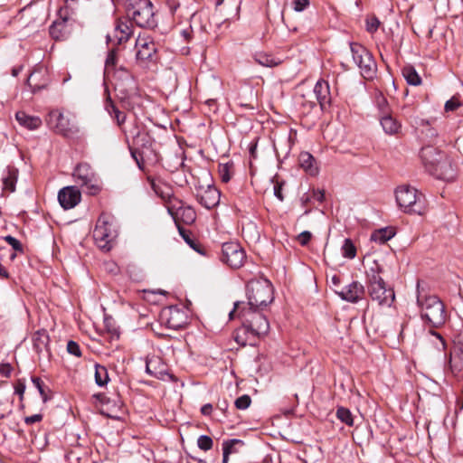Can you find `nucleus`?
Masks as SVG:
<instances>
[{
	"instance_id": "obj_1",
	"label": "nucleus",
	"mask_w": 463,
	"mask_h": 463,
	"mask_svg": "<svg viewBox=\"0 0 463 463\" xmlns=\"http://www.w3.org/2000/svg\"><path fill=\"white\" fill-rule=\"evenodd\" d=\"M259 310H250V308L243 307L239 311V315L243 317V323L235 340L241 345H246L247 343L254 345L256 340L267 335L269 330V323L267 317Z\"/></svg>"
},
{
	"instance_id": "obj_2",
	"label": "nucleus",
	"mask_w": 463,
	"mask_h": 463,
	"mask_svg": "<svg viewBox=\"0 0 463 463\" xmlns=\"http://www.w3.org/2000/svg\"><path fill=\"white\" fill-rule=\"evenodd\" d=\"M417 304L420 308L421 318L432 327L443 326L447 320V312L443 302L435 295L422 294L420 282H417Z\"/></svg>"
},
{
	"instance_id": "obj_3",
	"label": "nucleus",
	"mask_w": 463,
	"mask_h": 463,
	"mask_svg": "<svg viewBox=\"0 0 463 463\" xmlns=\"http://www.w3.org/2000/svg\"><path fill=\"white\" fill-rule=\"evenodd\" d=\"M382 269L379 265L371 268L366 273L367 291L373 301L382 307H391L395 299L394 290L387 287L381 276Z\"/></svg>"
},
{
	"instance_id": "obj_4",
	"label": "nucleus",
	"mask_w": 463,
	"mask_h": 463,
	"mask_svg": "<svg viewBox=\"0 0 463 463\" xmlns=\"http://www.w3.org/2000/svg\"><path fill=\"white\" fill-rule=\"evenodd\" d=\"M128 18L138 27L153 29L157 25L154 5L150 0H122Z\"/></svg>"
},
{
	"instance_id": "obj_5",
	"label": "nucleus",
	"mask_w": 463,
	"mask_h": 463,
	"mask_svg": "<svg viewBox=\"0 0 463 463\" xmlns=\"http://www.w3.org/2000/svg\"><path fill=\"white\" fill-rule=\"evenodd\" d=\"M399 207L406 213L421 215L426 211V200L422 193L411 185H401L395 190Z\"/></svg>"
},
{
	"instance_id": "obj_6",
	"label": "nucleus",
	"mask_w": 463,
	"mask_h": 463,
	"mask_svg": "<svg viewBox=\"0 0 463 463\" xmlns=\"http://www.w3.org/2000/svg\"><path fill=\"white\" fill-rule=\"evenodd\" d=\"M118 237V230L115 224V219L112 215L102 213L97 220L93 231V239L95 244L103 251H109Z\"/></svg>"
},
{
	"instance_id": "obj_7",
	"label": "nucleus",
	"mask_w": 463,
	"mask_h": 463,
	"mask_svg": "<svg viewBox=\"0 0 463 463\" xmlns=\"http://www.w3.org/2000/svg\"><path fill=\"white\" fill-rule=\"evenodd\" d=\"M248 308L262 309L273 299V286L268 279H253L247 284Z\"/></svg>"
},
{
	"instance_id": "obj_8",
	"label": "nucleus",
	"mask_w": 463,
	"mask_h": 463,
	"mask_svg": "<svg viewBox=\"0 0 463 463\" xmlns=\"http://www.w3.org/2000/svg\"><path fill=\"white\" fill-rule=\"evenodd\" d=\"M47 122L56 134L64 137H74L80 133L77 122L73 118L65 116L59 109H52L49 112Z\"/></svg>"
},
{
	"instance_id": "obj_9",
	"label": "nucleus",
	"mask_w": 463,
	"mask_h": 463,
	"mask_svg": "<svg viewBox=\"0 0 463 463\" xmlns=\"http://www.w3.org/2000/svg\"><path fill=\"white\" fill-rule=\"evenodd\" d=\"M114 88L121 100L128 99L136 94L137 83L131 72L122 67L114 71Z\"/></svg>"
},
{
	"instance_id": "obj_10",
	"label": "nucleus",
	"mask_w": 463,
	"mask_h": 463,
	"mask_svg": "<svg viewBox=\"0 0 463 463\" xmlns=\"http://www.w3.org/2000/svg\"><path fill=\"white\" fill-rule=\"evenodd\" d=\"M77 183L85 187L90 194L95 195L100 191L96 175L87 163L79 164L73 172Z\"/></svg>"
},
{
	"instance_id": "obj_11",
	"label": "nucleus",
	"mask_w": 463,
	"mask_h": 463,
	"mask_svg": "<svg viewBox=\"0 0 463 463\" xmlns=\"http://www.w3.org/2000/svg\"><path fill=\"white\" fill-rule=\"evenodd\" d=\"M167 212L172 216L176 226L180 222L192 224L196 219V213L192 206H184L182 201L173 200L167 205Z\"/></svg>"
},
{
	"instance_id": "obj_12",
	"label": "nucleus",
	"mask_w": 463,
	"mask_h": 463,
	"mask_svg": "<svg viewBox=\"0 0 463 463\" xmlns=\"http://www.w3.org/2000/svg\"><path fill=\"white\" fill-rule=\"evenodd\" d=\"M245 258V251L238 242L230 241L222 244L221 260L230 267L233 269L241 267Z\"/></svg>"
},
{
	"instance_id": "obj_13",
	"label": "nucleus",
	"mask_w": 463,
	"mask_h": 463,
	"mask_svg": "<svg viewBox=\"0 0 463 463\" xmlns=\"http://www.w3.org/2000/svg\"><path fill=\"white\" fill-rule=\"evenodd\" d=\"M195 197L197 202L204 208L210 210L220 203L221 193L212 184L195 186Z\"/></svg>"
},
{
	"instance_id": "obj_14",
	"label": "nucleus",
	"mask_w": 463,
	"mask_h": 463,
	"mask_svg": "<svg viewBox=\"0 0 463 463\" xmlns=\"http://www.w3.org/2000/svg\"><path fill=\"white\" fill-rule=\"evenodd\" d=\"M136 58L138 61H154L156 46L155 42L146 35H138L136 40Z\"/></svg>"
},
{
	"instance_id": "obj_15",
	"label": "nucleus",
	"mask_w": 463,
	"mask_h": 463,
	"mask_svg": "<svg viewBox=\"0 0 463 463\" xmlns=\"http://www.w3.org/2000/svg\"><path fill=\"white\" fill-rule=\"evenodd\" d=\"M133 34L131 21L126 18H119L116 21L112 34L107 35L108 42H114L116 44L127 43Z\"/></svg>"
},
{
	"instance_id": "obj_16",
	"label": "nucleus",
	"mask_w": 463,
	"mask_h": 463,
	"mask_svg": "<svg viewBox=\"0 0 463 463\" xmlns=\"http://www.w3.org/2000/svg\"><path fill=\"white\" fill-rule=\"evenodd\" d=\"M334 291L341 299L350 303L359 302L365 295L364 286L359 281H353L341 289L335 288Z\"/></svg>"
},
{
	"instance_id": "obj_17",
	"label": "nucleus",
	"mask_w": 463,
	"mask_h": 463,
	"mask_svg": "<svg viewBox=\"0 0 463 463\" xmlns=\"http://www.w3.org/2000/svg\"><path fill=\"white\" fill-rule=\"evenodd\" d=\"M444 359L448 364L451 374L458 380H463V349L461 347H454L449 352L444 354Z\"/></svg>"
},
{
	"instance_id": "obj_18",
	"label": "nucleus",
	"mask_w": 463,
	"mask_h": 463,
	"mask_svg": "<svg viewBox=\"0 0 463 463\" xmlns=\"http://www.w3.org/2000/svg\"><path fill=\"white\" fill-rule=\"evenodd\" d=\"M162 318L166 326L175 330L183 328L186 325V315L176 307H168L162 311Z\"/></svg>"
},
{
	"instance_id": "obj_19",
	"label": "nucleus",
	"mask_w": 463,
	"mask_h": 463,
	"mask_svg": "<svg viewBox=\"0 0 463 463\" xmlns=\"http://www.w3.org/2000/svg\"><path fill=\"white\" fill-rule=\"evenodd\" d=\"M430 175L438 179L450 182L457 176V167L447 155H445L440 162L434 167Z\"/></svg>"
},
{
	"instance_id": "obj_20",
	"label": "nucleus",
	"mask_w": 463,
	"mask_h": 463,
	"mask_svg": "<svg viewBox=\"0 0 463 463\" xmlns=\"http://www.w3.org/2000/svg\"><path fill=\"white\" fill-rule=\"evenodd\" d=\"M80 192L75 186L63 187L58 193V201L65 210L74 208L80 202Z\"/></svg>"
},
{
	"instance_id": "obj_21",
	"label": "nucleus",
	"mask_w": 463,
	"mask_h": 463,
	"mask_svg": "<svg viewBox=\"0 0 463 463\" xmlns=\"http://www.w3.org/2000/svg\"><path fill=\"white\" fill-rule=\"evenodd\" d=\"M445 155L446 154L432 146H423L420 153L421 161L430 174L433 171L434 167L440 162Z\"/></svg>"
},
{
	"instance_id": "obj_22",
	"label": "nucleus",
	"mask_w": 463,
	"mask_h": 463,
	"mask_svg": "<svg viewBox=\"0 0 463 463\" xmlns=\"http://www.w3.org/2000/svg\"><path fill=\"white\" fill-rule=\"evenodd\" d=\"M437 119L432 118L430 119L414 118L411 122L417 128H420V132L425 137L432 140L439 136V129L436 126Z\"/></svg>"
},
{
	"instance_id": "obj_23",
	"label": "nucleus",
	"mask_w": 463,
	"mask_h": 463,
	"mask_svg": "<svg viewBox=\"0 0 463 463\" xmlns=\"http://www.w3.org/2000/svg\"><path fill=\"white\" fill-rule=\"evenodd\" d=\"M314 93L322 110H326L331 104L329 84L324 80H319L314 87Z\"/></svg>"
},
{
	"instance_id": "obj_24",
	"label": "nucleus",
	"mask_w": 463,
	"mask_h": 463,
	"mask_svg": "<svg viewBox=\"0 0 463 463\" xmlns=\"http://www.w3.org/2000/svg\"><path fill=\"white\" fill-rule=\"evenodd\" d=\"M362 77L367 80H373L377 73V64L371 52L364 54V61L358 66Z\"/></svg>"
},
{
	"instance_id": "obj_25",
	"label": "nucleus",
	"mask_w": 463,
	"mask_h": 463,
	"mask_svg": "<svg viewBox=\"0 0 463 463\" xmlns=\"http://www.w3.org/2000/svg\"><path fill=\"white\" fill-rule=\"evenodd\" d=\"M147 181L149 182L152 190L158 197L164 201H169L171 199L173 191L170 185L151 176L147 177Z\"/></svg>"
},
{
	"instance_id": "obj_26",
	"label": "nucleus",
	"mask_w": 463,
	"mask_h": 463,
	"mask_svg": "<svg viewBox=\"0 0 463 463\" xmlns=\"http://www.w3.org/2000/svg\"><path fill=\"white\" fill-rule=\"evenodd\" d=\"M380 123L387 135H396L402 129L401 122L391 114L380 115Z\"/></svg>"
},
{
	"instance_id": "obj_27",
	"label": "nucleus",
	"mask_w": 463,
	"mask_h": 463,
	"mask_svg": "<svg viewBox=\"0 0 463 463\" xmlns=\"http://www.w3.org/2000/svg\"><path fill=\"white\" fill-rule=\"evenodd\" d=\"M18 123L29 130H35L42 126V119L36 116H30L24 111L15 114Z\"/></svg>"
},
{
	"instance_id": "obj_28",
	"label": "nucleus",
	"mask_w": 463,
	"mask_h": 463,
	"mask_svg": "<svg viewBox=\"0 0 463 463\" xmlns=\"http://www.w3.org/2000/svg\"><path fill=\"white\" fill-rule=\"evenodd\" d=\"M50 337L46 330H38L33 335V349L38 354H41L43 351L48 353Z\"/></svg>"
},
{
	"instance_id": "obj_29",
	"label": "nucleus",
	"mask_w": 463,
	"mask_h": 463,
	"mask_svg": "<svg viewBox=\"0 0 463 463\" xmlns=\"http://www.w3.org/2000/svg\"><path fill=\"white\" fill-rule=\"evenodd\" d=\"M300 166L310 175H316L318 173V167L316 159L308 152H301L298 156Z\"/></svg>"
},
{
	"instance_id": "obj_30",
	"label": "nucleus",
	"mask_w": 463,
	"mask_h": 463,
	"mask_svg": "<svg viewBox=\"0 0 463 463\" xmlns=\"http://www.w3.org/2000/svg\"><path fill=\"white\" fill-rule=\"evenodd\" d=\"M160 364V359L157 357L147 359L146 363V372L157 379H164L165 375H168V373L165 369L157 368Z\"/></svg>"
},
{
	"instance_id": "obj_31",
	"label": "nucleus",
	"mask_w": 463,
	"mask_h": 463,
	"mask_svg": "<svg viewBox=\"0 0 463 463\" xmlns=\"http://www.w3.org/2000/svg\"><path fill=\"white\" fill-rule=\"evenodd\" d=\"M67 18L58 20L52 23L50 26L49 32L51 36L55 40H62L67 33L66 25Z\"/></svg>"
},
{
	"instance_id": "obj_32",
	"label": "nucleus",
	"mask_w": 463,
	"mask_h": 463,
	"mask_svg": "<svg viewBox=\"0 0 463 463\" xmlns=\"http://www.w3.org/2000/svg\"><path fill=\"white\" fill-rule=\"evenodd\" d=\"M402 74L409 85L419 86L421 84V78L413 66L405 65L402 69Z\"/></svg>"
},
{
	"instance_id": "obj_33",
	"label": "nucleus",
	"mask_w": 463,
	"mask_h": 463,
	"mask_svg": "<svg viewBox=\"0 0 463 463\" xmlns=\"http://www.w3.org/2000/svg\"><path fill=\"white\" fill-rule=\"evenodd\" d=\"M18 171L15 168L8 167L6 174L3 177L4 189L13 193L15 190Z\"/></svg>"
},
{
	"instance_id": "obj_34",
	"label": "nucleus",
	"mask_w": 463,
	"mask_h": 463,
	"mask_svg": "<svg viewBox=\"0 0 463 463\" xmlns=\"http://www.w3.org/2000/svg\"><path fill=\"white\" fill-rule=\"evenodd\" d=\"M395 235L394 231L392 228H382L374 231L371 235V241L378 242L379 244H384L386 241L391 240Z\"/></svg>"
},
{
	"instance_id": "obj_35",
	"label": "nucleus",
	"mask_w": 463,
	"mask_h": 463,
	"mask_svg": "<svg viewBox=\"0 0 463 463\" xmlns=\"http://www.w3.org/2000/svg\"><path fill=\"white\" fill-rule=\"evenodd\" d=\"M105 109L109 112L110 116L114 115V118L117 121V124L121 127L122 124L126 121V114L121 112L114 104L110 97H108L106 103H105Z\"/></svg>"
},
{
	"instance_id": "obj_36",
	"label": "nucleus",
	"mask_w": 463,
	"mask_h": 463,
	"mask_svg": "<svg viewBox=\"0 0 463 463\" xmlns=\"http://www.w3.org/2000/svg\"><path fill=\"white\" fill-rule=\"evenodd\" d=\"M350 49L353 60L357 67L361 64L362 61H364V54H368L370 52L365 47L355 43H352L350 44Z\"/></svg>"
},
{
	"instance_id": "obj_37",
	"label": "nucleus",
	"mask_w": 463,
	"mask_h": 463,
	"mask_svg": "<svg viewBox=\"0 0 463 463\" xmlns=\"http://www.w3.org/2000/svg\"><path fill=\"white\" fill-rule=\"evenodd\" d=\"M109 373L105 366L99 364H95V383L97 385L102 387L109 382Z\"/></svg>"
},
{
	"instance_id": "obj_38",
	"label": "nucleus",
	"mask_w": 463,
	"mask_h": 463,
	"mask_svg": "<svg viewBox=\"0 0 463 463\" xmlns=\"http://www.w3.org/2000/svg\"><path fill=\"white\" fill-rule=\"evenodd\" d=\"M336 418L343 423L346 424L347 426H353L354 425V417L352 412L349 409L339 406L336 409Z\"/></svg>"
},
{
	"instance_id": "obj_39",
	"label": "nucleus",
	"mask_w": 463,
	"mask_h": 463,
	"mask_svg": "<svg viewBox=\"0 0 463 463\" xmlns=\"http://www.w3.org/2000/svg\"><path fill=\"white\" fill-rule=\"evenodd\" d=\"M255 61L261 66L275 67L280 63V61L276 60L272 55L267 53H257Z\"/></svg>"
},
{
	"instance_id": "obj_40",
	"label": "nucleus",
	"mask_w": 463,
	"mask_h": 463,
	"mask_svg": "<svg viewBox=\"0 0 463 463\" xmlns=\"http://www.w3.org/2000/svg\"><path fill=\"white\" fill-rule=\"evenodd\" d=\"M429 334L432 336V339L430 340L432 345H434L438 350H442L446 353L447 341L445 338L434 329H430Z\"/></svg>"
},
{
	"instance_id": "obj_41",
	"label": "nucleus",
	"mask_w": 463,
	"mask_h": 463,
	"mask_svg": "<svg viewBox=\"0 0 463 463\" xmlns=\"http://www.w3.org/2000/svg\"><path fill=\"white\" fill-rule=\"evenodd\" d=\"M341 250L344 258L352 260L356 256V248L350 239L344 241Z\"/></svg>"
},
{
	"instance_id": "obj_42",
	"label": "nucleus",
	"mask_w": 463,
	"mask_h": 463,
	"mask_svg": "<svg viewBox=\"0 0 463 463\" xmlns=\"http://www.w3.org/2000/svg\"><path fill=\"white\" fill-rule=\"evenodd\" d=\"M118 57L116 50H111L109 52L106 61H105V73L109 75L110 73L114 74L115 66L117 64Z\"/></svg>"
},
{
	"instance_id": "obj_43",
	"label": "nucleus",
	"mask_w": 463,
	"mask_h": 463,
	"mask_svg": "<svg viewBox=\"0 0 463 463\" xmlns=\"http://www.w3.org/2000/svg\"><path fill=\"white\" fill-rule=\"evenodd\" d=\"M177 229H178V232H179V234L181 235V237L184 240V241L191 247L193 248L194 250H195L196 251H199V250L197 249V243L195 242V241L191 237V234L190 232L185 230L184 227H182L181 225H178L177 226Z\"/></svg>"
},
{
	"instance_id": "obj_44",
	"label": "nucleus",
	"mask_w": 463,
	"mask_h": 463,
	"mask_svg": "<svg viewBox=\"0 0 463 463\" xmlns=\"http://www.w3.org/2000/svg\"><path fill=\"white\" fill-rule=\"evenodd\" d=\"M213 441L211 437L207 435H201L197 439L199 449L207 451L213 448Z\"/></svg>"
},
{
	"instance_id": "obj_45",
	"label": "nucleus",
	"mask_w": 463,
	"mask_h": 463,
	"mask_svg": "<svg viewBox=\"0 0 463 463\" xmlns=\"http://www.w3.org/2000/svg\"><path fill=\"white\" fill-rule=\"evenodd\" d=\"M250 403H251V399H250V395H248V394H243V395L238 397L234 402L235 407L238 410H246L250 407Z\"/></svg>"
},
{
	"instance_id": "obj_46",
	"label": "nucleus",
	"mask_w": 463,
	"mask_h": 463,
	"mask_svg": "<svg viewBox=\"0 0 463 463\" xmlns=\"http://www.w3.org/2000/svg\"><path fill=\"white\" fill-rule=\"evenodd\" d=\"M32 383L39 391V393H40L43 402H46L49 400V397L45 392L43 382L39 377H32Z\"/></svg>"
},
{
	"instance_id": "obj_47",
	"label": "nucleus",
	"mask_w": 463,
	"mask_h": 463,
	"mask_svg": "<svg viewBox=\"0 0 463 463\" xmlns=\"http://www.w3.org/2000/svg\"><path fill=\"white\" fill-rule=\"evenodd\" d=\"M227 444L231 445V454L238 453L239 448H242L244 446V442L238 439L224 440L222 443V448H225V445Z\"/></svg>"
},
{
	"instance_id": "obj_48",
	"label": "nucleus",
	"mask_w": 463,
	"mask_h": 463,
	"mask_svg": "<svg viewBox=\"0 0 463 463\" xmlns=\"http://www.w3.org/2000/svg\"><path fill=\"white\" fill-rule=\"evenodd\" d=\"M376 105L380 109L381 115L390 114L388 101L382 94L376 97Z\"/></svg>"
},
{
	"instance_id": "obj_49",
	"label": "nucleus",
	"mask_w": 463,
	"mask_h": 463,
	"mask_svg": "<svg viewBox=\"0 0 463 463\" xmlns=\"http://www.w3.org/2000/svg\"><path fill=\"white\" fill-rule=\"evenodd\" d=\"M9 245L12 246V248L16 250V251H19V252H23V245L22 243L17 240L15 239L14 237L11 236V235H6L3 238Z\"/></svg>"
},
{
	"instance_id": "obj_50",
	"label": "nucleus",
	"mask_w": 463,
	"mask_h": 463,
	"mask_svg": "<svg viewBox=\"0 0 463 463\" xmlns=\"http://www.w3.org/2000/svg\"><path fill=\"white\" fill-rule=\"evenodd\" d=\"M461 106V102L458 98L452 97L450 99L447 100L444 106V109L447 112L455 111Z\"/></svg>"
},
{
	"instance_id": "obj_51",
	"label": "nucleus",
	"mask_w": 463,
	"mask_h": 463,
	"mask_svg": "<svg viewBox=\"0 0 463 463\" xmlns=\"http://www.w3.org/2000/svg\"><path fill=\"white\" fill-rule=\"evenodd\" d=\"M67 351L69 354L75 355L76 357L81 356L80 347L75 341L70 340L67 344Z\"/></svg>"
},
{
	"instance_id": "obj_52",
	"label": "nucleus",
	"mask_w": 463,
	"mask_h": 463,
	"mask_svg": "<svg viewBox=\"0 0 463 463\" xmlns=\"http://www.w3.org/2000/svg\"><path fill=\"white\" fill-rule=\"evenodd\" d=\"M105 326L109 333H110L111 336H119V332L118 327L113 324V321L111 318H105L104 320Z\"/></svg>"
},
{
	"instance_id": "obj_53",
	"label": "nucleus",
	"mask_w": 463,
	"mask_h": 463,
	"mask_svg": "<svg viewBox=\"0 0 463 463\" xmlns=\"http://www.w3.org/2000/svg\"><path fill=\"white\" fill-rule=\"evenodd\" d=\"M380 25V21L376 17H372L367 19L366 21V29L370 33H374L377 31Z\"/></svg>"
},
{
	"instance_id": "obj_54",
	"label": "nucleus",
	"mask_w": 463,
	"mask_h": 463,
	"mask_svg": "<svg viewBox=\"0 0 463 463\" xmlns=\"http://www.w3.org/2000/svg\"><path fill=\"white\" fill-rule=\"evenodd\" d=\"M312 238V233L308 231H304L302 232L301 233L298 234V241L299 242L300 245L302 246H306L308 244V242L310 241Z\"/></svg>"
},
{
	"instance_id": "obj_55",
	"label": "nucleus",
	"mask_w": 463,
	"mask_h": 463,
	"mask_svg": "<svg viewBox=\"0 0 463 463\" xmlns=\"http://www.w3.org/2000/svg\"><path fill=\"white\" fill-rule=\"evenodd\" d=\"M25 383L24 380H18L14 386V393L19 395L20 401H23L25 392Z\"/></svg>"
},
{
	"instance_id": "obj_56",
	"label": "nucleus",
	"mask_w": 463,
	"mask_h": 463,
	"mask_svg": "<svg viewBox=\"0 0 463 463\" xmlns=\"http://www.w3.org/2000/svg\"><path fill=\"white\" fill-rule=\"evenodd\" d=\"M221 179L223 183H228L231 180V174L228 165H222L220 169Z\"/></svg>"
},
{
	"instance_id": "obj_57",
	"label": "nucleus",
	"mask_w": 463,
	"mask_h": 463,
	"mask_svg": "<svg viewBox=\"0 0 463 463\" xmlns=\"http://www.w3.org/2000/svg\"><path fill=\"white\" fill-rule=\"evenodd\" d=\"M293 5L295 11L301 12L309 5V0H294Z\"/></svg>"
},
{
	"instance_id": "obj_58",
	"label": "nucleus",
	"mask_w": 463,
	"mask_h": 463,
	"mask_svg": "<svg viewBox=\"0 0 463 463\" xmlns=\"http://www.w3.org/2000/svg\"><path fill=\"white\" fill-rule=\"evenodd\" d=\"M13 371V367L9 364H0V374L4 377H10Z\"/></svg>"
},
{
	"instance_id": "obj_59",
	"label": "nucleus",
	"mask_w": 463,
	"mask_h": 463,
	"mask_svg": "<svg viewBox=\"0 0 463 463\" xmlns=\"http://www.w3.org/2000/svg\"><path fill=\"white\" fill-rule=\"evenodd\" d=\"M181 36L184 38L185 42H190L193 38V28L192 26H188L181 31Z\"/></svg>"
},
{
	"instance_id": "obj_60",
	"label": "nucleus",
	"mask_w": 463,
	"mask_h": 463,
	"mask_svg": "<svg viewBox=\"0 0 463 463\" xmlns=\"http://www.w3.org/2000/svg\"><path fill=\"white\" fill-rule=\"evenodd\" d=\"M43 420V415L38 413V414H33L32 416H28V417H25L24 419V422L27 424V425H32L35 422H39Z\"/></svg>"
},
{
	"instance_id": "obj_61",
	"label": "nucleus",
	"mask_w": 463,
	"mask_h": 463,
	"mask_svg": "<svg viewBox=\"0 0 463 463\" xmlns=\"http://www.w3.org/2000/svg\"><path fill=\"white\" fill-rule=\"evenodd\" d=\"M331 286L333 287V289H341V279L338 275H333L330 279Z\"/></svg>"
},
{
	"instance_id": "obj_62",
	"label": "nucleus",
	"mask_w": 463,
	"mask_h": 463,
	"mask_svg": "<svg viewBox=\"0 0 463 463\" xmlns=\"http://www.w3.org/2000/svg\"><path fill=\"white\" fill-rule=\"evenodd\" d=\"M274 195L279 200V201H283L284 200V196L282 194V184H279L277 183L275 185H274Z\"/></svg>"
},
{
	"instance_id": "obj_63",
	"label": "nucleus",
	"mask_w": 463,
	"mask_h": 463,
	"mask_svg": "<svg viewBox=\"0 0 463 463\" xmlns=\"http://www.w3.org/2000/svg\"><path fill=\"white\" fill-rule=\"evenodd\" d=\"M165 4L172 14H174L180 5L176 0H165Z\"/></svg>"
},
{
	"instance_id": "obj_64",
	"label": "nucleus",
	"mask_w": 463,
	"mask_h": 463,
	"mask_svg": "<svg viewBox=\"0 0 463 463\" xmlns=\"http://www.w3.org/2000/svg\"><path fill=\"white\" fill-rule=\"evenodd\" d=\"M222 463L229 462V455H231V445H225V448H222Z\"/></svg>"
}]
</instances>
